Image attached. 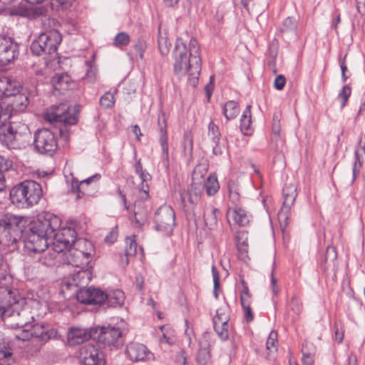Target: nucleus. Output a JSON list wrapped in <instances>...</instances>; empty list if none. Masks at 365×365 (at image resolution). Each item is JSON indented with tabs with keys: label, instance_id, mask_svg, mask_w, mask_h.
I'll list each match as a JSON object with an SVG mask.
<instances>
[{
	"label": "nucleus",
	"instance_id": "41",
	"mask_svg": "<svg viewBox=\"0 0 365 365\" xmlns=\"http://www.w3.org/2000/svg\"><path fill=\"white\" fill-rule=\"evenodd\" d=\"M252 123L251 106L248 105L243 112L240 119V128L242 131L248 130Z\"/></svg>",
	"mask_w": 365,
	"mask_h": 365
},
{
	"label": "nucleus",
	"instance_id": "16",
	"mask_svg": "<svg viewBox=\"0 0 365 365\" xmlns=\"http://www.w3.org/2000/svg\"><path fill=\"white\" fill-rule=\"evenodd\" d=\"M76 299L84 304H102L104 298V292L95 287H81L76 289L75 294Z\"/></svg>",
	"mask_w": 365,
	"mask_h": 365
},
{
	"label": "nucleus",
	"instance_id": "35",
	"mask_svg": "<svg viewBox=\"0 0 365 365\" xmlns=\"http://www.w3.org/2000/svg\"><path fill=\"white\" fill-rule=\"evenodd\" d=\"M222 113L227 120L236 118L240 113L237 103L235 101H227L222 108Z\"/></svg>",
	"mask_w": 365,
	"mask_h": 365
},
{
	"label": "nucleus",
	"instance_id": "19",
	"mask_svg": "<svg viewBox=\"0 0 365 365\" xmlns=\"http://www.w3.org/2000/svg\"><path fill=\"white\" fill-rule=\"evenodd\" d=\"M203 186L200 183L192 182L187 190L180 191L182 204L184 207L196 205L200 200Z\"/></svg>",
	"mask_w": 365,
	"mask_h": 365
},
{
	"label": "nucleus",
	"instance_id": "11",
	"mask_svg": "<svg viewBox=\"0 0 365 365\" xmlns=\"http://www.w3.org/2000/svg\"><path fill=\"white\" fill-rule=\"evenodd\" d=\"M98 341L110 350H118L125 344V334L119 327H101L99 328Z\"/></svg>",
	"mask_w": 365,
	"mask_h": 365
},
{
	"label": "nucleus",
	"instance_id": "47",
	"mask_svg": "<svg viewBox=\"0 0 365 365\" xmlns=\"http://www.w3.org/2000/svg\"><path fill=\"white\" fill-rule=\"evenodd\" d=\"M135 236L127 237L125 239L126 247L125 250L127 257L134 256L136 254L137 244L135 239Z\"/></svg>",
	"mask_w": 365,
	"mask_h": 365
},
{
	"label": "nucleus",
	"instance_id": "15",
	"mask_svg": "<svg viewBox=\"0 0 365 365\" xmlns=\"http://www.w3.org/2000/svg\"><path fill=\"white\" fill-rule=\"evenodd\" d=\"M19 46L11 38L0 35V66H5L19 56Z\"/></svg>",
	"mask_w": 365,
	"mask_h": 365
},
{
	"label": "nucleus",
	"instance_id": "33",
	"mask_svg": "<svg viewBox=\"0 0 365 365\" xmlns=\"http://www.w3.org/2000/svg\"><path fill=\"white\" fill-rule=\"evenodd\" d=\"M302 362L304 365H313L314 356L315 354L314 347L312 344H309L307 341L303 343L302 349Z\"/></svg>",
	"mask_w": 365,
	"mask_h": 365
},
{
	"label": "nucleus",
	"instance_id": "49",
	"mask_svg": "<svg viewBox=\"0 0 365 365\" xmlns=\"http://www.w3.org/2000/svg\"><path fill=\"white\" fill-rule=\"evenodd\" d=\"M359 150L358 148L356 149L355 152H354L355 161L354 163L353 168H352V179L351 181V184L356 180V177L358 176V175L360 173V170H361V168L362 165V163L359 158Z\"/></svg>",
	"mask_w": 365,
	"mask_h": 365
},
{
	"label": "nucleus",
	"instance_id": "42",
	"mask_svg": "<svg viewBox=\"0 0 365 365\" xmlns=\"http://www.w3.org/2000/svg\"><path fill=\"white\" fill-rule=\"evenodd\" d=\"M210 358V350L207 346L202 347L200 345V349L196 356V361L198 365H207Z\"/></svg>",
	"mask_w": 365,
	"mask_h": 365
},
{
	"label": "nucleus",
	"instance_id": "23",
	"mask_svg": "<svg viewBox=\"0 0 365 365\" xmlns=\"http://www.w3.org/2000/svg\"><path fill=\"white\" fill-rule=\"evenodd\" d=\"M222 214L219 209L212 205H205L204 207L203 218L206 226L210 230L217 228L218 221L221 218Z\"/></svg>",
	"mask_w": 365,
	"mask_h": 365
},
{
	"label": "nucleus",
	"instance_id": "9",
	"mask_svg": "<svg viewBox=\"0 0 365 365\" xmlns=\"http://www.w3.org/2000/svg\"><path fill=\"white\" fill-rule=\"evenodd\" d=\"M34 146L38 153L53 156L58 148L55 133L48 128L38 129L34 134Z\"/></svg>",
	"mask_w": 365,
	"mask_h": 365
},
{
	"label": "nucleus",
	"instance_id": "56",
	"mask_svg": "<svg viewBox=\"0 0 365 365\" xmlns=\"http://www.w3.org/2000/svg\"><path fill=\"white\" fill-rule=\"evenodd\" d=\"M250 304L251 302H246L245 299H242V303H241L242 309L244 311L245 319L247 322H252L254 319Z\"/></svg>",
	"mask_w": 365,
	"mask_h": 365
},
{
	"label": "nucleus",
	"instance_id": "31",
	"mask_svg": "<svg viewBox=\"0 0 365 365\" xmlns=\"http://www.w3.org/2000/svg\"><path fill=\"white\" fill-rule=\"evenodd\" d=\"M14 289L11 288H0V317L4 320L6 311L11 305V296Z\"/></svg>",
	"mask_w": 365,
	"mask_h": 365
},
{
	"label": "nucleus",
	"instance_id": "25",
	"mask_svg": "<svg viewBox=\"0 0 365 365\" xmlns=\"http://www.w3.org/2000/svg\"><path fill=\"white\" fill-rule=\"evenodd\" d=\"M91 337L86 329L71 328L68 332V341L71 346H75L85 342Z\"/></svg>",
	"mask_w": 365,
	"mask_h": 365
},
{
	"label": "nucleus",
	"instance_id": "8",
	"mask_svg": "<svg viewBox=\"0 0 365 365\" xmlns=\"http://www.w3.org/2000/svg\"><path fill=\"white\" fill-rule=\"evenodd\" d=\"M60 334L55 329H48L41 324H31L28 328L22 329L19 333H15V337L21 341H27L30 338H34L41 345L50 340L58 339Z\"/></svg>",
	"mask_w": 365,
	"mask_h": 365
},
{
	"label": "nucleus",
	"instance_id": "17",
	"mask_svg": "<svg viewBox=\"0 0 365 365\" xmlns=\"http://www.w3.org/2000/svg\"><path fill=\"white\" fill-rule=\"evenodd\" d=\"M61 255L64 263L77 268L87 269L91 260L83 255V252L73 249L72 247L66 249Z\"/></svg>",
	"mask_w": 365,
	"mask_h": 365
},
{
	"label": "nucleus",
	"instance_id": "63",
	"mask_svg": "<svg viewBox=\"0 0 365 365\" xmlns=\"http://www.w3.org/2000/svg\"><path fill=\"white\" fill-rule=\"evenodd\" d=\"M285 83H286L285 77L283 75H279L274 79V88L277 90L280 91L284 87Z\"/></svg>",
	"mask_w": 365,
	"mask_h": 365
},
{
	"label": "nucleus",
	"instance_id": "2",
	"mask_svg": "<svg viewBox=\"0 0 365 365\" xmlns=\"http://www.w3.org/2000/svg\"><path fill=\"white\" fill-rule=\"evenodd\" d=\"M61 219L50 212L41 216L32 222L26 230L23 243L25 249L31 253H42L51 243L52 232L61 226Z\"/></svg>",
	"mask_w": 365,
	"mask_h": 365
},
{
	"label": "nucleus",
	"instance_id": "39",
	"mask_svg": "<svg viewBox=\"0 0 365 365\" xmlns=\"http://www.w3.org/2000/svg\"><path fill=\"white\" fill-rule=\"evenodd\" d=\"M76 0H51L50 6L53 11H63L70 9Z\"/></svg>",
	"mask_w": 365,
	"mask_h": 365
},
{
	"label": "nucleus",
	"instance_id": "58",
	"mask_svg": "<svg viewBox=\"0 0 365 365\" xmlns=\"http://www.w3.org/2000/svg\"><path fill=\"white\" fill-rule=\"evenodd\" d=\"M133 48L136 53L139 56L140 59L143 58V53L146 48V43L142 38H138L136 43L133 45Z\"/></svg>",
	"mask_w": 365,
	"mask_h": 365
},
{
	"label": "nucleus",
	"instance_id": "55",
	"mask_svg": "<svg viewBox=\"0 0 365 365\" xmlns=\"http://www.w3.org/2000/svg\"><path fill=\"white\" fill-rule=\"evenodd\" d=\"M351 95V88L349 86H344L339 93L338 98L341 100V107L343 108Z\"/></svg>",
	"mask_w": 365,
	"mask_h": 365
},
{
	"label": "nucleus",
	"instance_id": "30",
	"mask_svg": "<svg viewBox=\"0 0 365 365\" xmlns=\"http://www.w3.org/2000/svg\"><path fill=\"white\" fill-rule=\"evenodd\" d=\"M73 249L81 251L83 255L88 257V259H91L92 256L94 255V247L91 241L87 240L84 238H79L75 240L71 246Z\"/></svg>",
	"mask_w": 365,
	"mask_h": 365
},
{
	"label": "nucleus",
	"instance_id": "20",
	"mask_svg": "<svg viewBox=\"0 0 365 365\" xmlns=\"http://www.w3.org/2000/svg\"><path fill=\"white\" fill-rule=\"evenodd\" d=\"M20 135L14 131L11 125L6 123L0 125V143L9 149H16L19 147L17 141Z\"/></svg>",
	"mask_w": 365,
	"mask_h": 365
},
{
	"label": "nucleus",
	"instance_id": "54",
	"mask_svg": "<svg viewBox=\"0 0 365 365\" xmlns=\"http://www.w3.org/2000/svg\"><path fill=\"white\" fill-rule=\"evenodd\" d=\"M272 133L275 138H278L280 136L281 125H280V114L274 113L272 118Z\"/></svg>",
	"mask_w": 365,
	"mask_h": 365
},
{
	"label": "nucleus",
	"instance_id": "34",
	"mask_svg": "<svg viewBox=\"0 0 365 365\" xmlns=\"http://www.w3.org/2000/svg\"><path fill=\"white\" fill-rule=\"evenodd\" d=\"M202 186L205 189L207 195H215L220 188L217 176L215 174L210 175Z\"/></svg>",
	"mask_w": 365,
	"mask_h": 365
},
{
	"label": "nucleus",
	"instance_id": "22",
	"mask_svg": "<svg viewBox=\"0 0 365 365\" xmlns=\"http://www.w3.org/2000/svg\"><path fill=\"white\" fill-rule=\"evenodd\" d=\"M11 102L5 107V109H9L11 117L14 114L25 112L29 105V94L21 93L20 91L16 94L11 96Z\"/></svg>",
	"mask_w": 365,
	"mask_h": 365
},
{
	"label": "nucleus",
	"instance_id": "10",
	"mask_svg": "<svg viewBox=\"0 0 365 365\" xmlns=\"http://www.w3.org/2000/svg\"><path fill=\"white\" fill-rule=\"evenodd\" d=\"M297 187L295 183H286L282 190L283 202L278 212L280 227L283 232L289 225L291 208L297 197Z\"/></svg>",
	"mask_w": 365,
	"mask_h": 365
},
{
	"label": "nucleus",
	"instance_id": "50",
	"mask_svg": "<svg viewBox=\"0 0 365 365\" xmlns=\"http://www.w3.org/2000/svg\"><path fill=\"white\" fill-rule=\"evenodd\" d=\"M337 259V253L336 248L332 246H328L326 250V253L324 257V262L325 264L329 265V264H334Z\"/></svg>",
	"mask_w": 365,
	"mask_h": 365
},
{
	"label": "nucleus",
	"instance_id": "4",
	"mask_svg": "<svg viewBox=\"0 0 365 365\" xmlns=\"http://www.w3.org/2000/svg\"><path fill=\"white\" fill-rule=\"evenodd\" d=\"M24 217L7 213L0 218V244L14 250L22 237Z\"/></svg>",
	"mask_w": 365,
	"mask_h": 365
},
{
	"label": "nucleus",
	"instance_id": "18",
	"mask_svg": "<svg viewBox=\"0 0 365 365\" xmlns=\"http://www.w3.org/2000/svg\"><path fill=\"white\" fill-rule=\"evenodd\" d=\"M90 280V273L87 269L79 268L72 276L71 279H68L64 282L62 287V292L71 290L73 292V294H76V289L83 287L84 284H86Z\"/></svg>",
	"mask_w": 365,
	"mask_h": 365
},
{
	"label": "nucleus",
	"instance_id": "6",
	"mask_svg": "<svg viewBox=\"0 0 365 365\" xmlns=\"http://www.w3.org/2000/svg\"><path fill=\"white\" fill-rule=\"evenodd\" d=\"M45 119L51 123H62L63 127L59 129V133L62 138L68 140L69 133L66 125L76 123L78 120L77 110L75 107H70L66 103H61L53 108L51 111L45 113Z\"/></svg>",
	"mask_w": 365,
	"mask_h": 365
},
{
	"label": "nucleus",
	"instance_id": "48",
	"mask_svg": "<svg viewBox=\"0 0 365 365\" xmlns=\"http://www.w3.org/2000/svg\"><path fill=\"white\" fill-rule=\"evenodd\" d=\"M130 41V38L127 33L120 32L115 36L113 45L115 47L126 46L129 44Z\"/></svg>",
	"mask_w": 365,
	"mask_h": 365
},
{
	"label": "nucleus",
	"instance_id": "62",
	"mask_svg": "<svg viewBox=\"0 0 365 365\" xmlns=\"http://www.w3.org/2000/svg\"><path fill=\"white\" fill-rule=\"evenodd\" d=\"M138 190L140 192V199L138 200L144 201L149 197V186L147 182H142L138 186Z\"/></svg>",
	"mask_w": 365,
	"mask_h": 365
},
{
	"label": "nucleus",
	"instance_id": "43",
	"mask_svg": "<svg viewBox=\"0 0 365 365\" xmlns=\"http://www.w3.org/2000/svg\"><path fill=\"white\" fill-rule=\"evenodd\" d=\"M162 148V164L168 170L170 168L168 139H159Z\"/></svg>",
	"mask_w": 365,
	"mask_h": 365
},
{
	"label": "nucleus",
	"instance_id": "45",
	"mask_svg": "<svg viewBox=\"0 0 365 365\" xmlns=\"http://www.w3.org/2000/svg\"><path fill=\"white\" fill-rule=\"evenodd\" d=\"M229 319V314L221 307L217 310L216 315L214 317L212 322L213 324L222 326V324H228Z\"/></svg>",
	"mask_w": 365,
	"mask_h": 365
},
{
	"label": "nucleus",
	"instance_id": "29",
	"mask_svg": "<svg viewBox=\"0 0 365 365\" xmlns=\"http://www.w3.org/2000/svg\"><path fill=\"white\" fill-rule=\"evenodd\" d=\"M63 252H56L53 248L38 258V261L46 267L56 266L62 259Z\"/></svg>",
	"mask_w": 365,
	"mask_h": 365
},
{
	"label": "nucleus",
	"instance_id": "3",
	"mask_svg": "<svg viewBox=\"0 0 365 365\" xmlns=\"http://www.w3.org/2000/svg\"><path fill=\"white\" fill-rule=\"evenodd\" d=\"M42 193L39 183L34 180H24L11 189L9 197L17 207L27 208L37 204Z\"/></svg>",
	"mask_w": 365,
	"mask_h": 365
},
{
	"label": "nucleus",
	"instance_id": "1",
	"mask_svg": "<svg viewBox=\"0 0 365 365\" xmlns=\"http://www.w3.org/2000/svg\"><path fill=\"white\" fill-rule=\"evenodd\" d=\"M173 58L175 73L178 75L187 74L189 84L195 87L198 83L202 66L197 41L192 38L187 48L180 39H178Z\"/></svg>",
	"mask_w": 365,
	"mask_h": 365
},
{
	"label": "nucleus",
	"instance_id": "27",
	"mask_svg": "<svg viewBox=\"0 0 365 365\" xmlns=\"http://www.w3.org/2000/svg\"><path fill=\"white\" fill-rule=\"evenodd\" d=\"M230 216H232L235 222L240 226H245L250 222V215L247 212L238 206L227 210V217Z\"/></svg>",
	"mask_w": 365,
	"mask_h": 365
},
{
	"label": "nucleus",
	"instance_id": "12",
	"mask_svg": "<svg viewBox=\"0 0 365 365\" xmlns=\"http://www.w3.org/2000/svg\"><path fill=\"white\" fill-rule=\"evenodd\" d=\"M155 230L166 235L170 234L175 226V214L169 205L160 207L155 214Z\"/></svg>",
	"mask_w": 365,
	"mask_h": 365
},
{
	"label": "nucleus",
	"instance_id": "13",
	"mask_svg": "<svg viewBox=\"0 0 365 365\" xmlns=\"http://www.w3.org/2000/svg\"><path fill=\"white\" fill-rule=\"evenodd\" d=\"M51 243L56 252H64L76 240V232L71 227H60L51 235Z\"/></svg>",
	"mask_w": 365,
	"mask_h": 365
},
{
	"label": "nucleus",
	"instance_id": "36",
	"mask_svg": "<svg viewBox=\"0 0 365 365\" xmlns=\"http://www.w3.org/2000/svg\"><path fill=\"white\" fill-rule=\"evenodd\" d=\"M8 85L6 87V91L4 92L3 97H11L22 89L20 82L7 77Z\"/></svg>",
	"mask_w": 365,
	"mask_h": 365
},
{
	"label": "nucleus",
	"instance_id": "51",
	"mask_svg": "<svg viewBox=\"0 0 365 365\" xmlns=\"http://www.w3.org/2000/svg\"><path fill=\"white\" fill-rule=\"evenodd\" d=\"M100 104L105 108H112L115 104L114 96L110 92H106L100 99Z\"/></svg>",
	"mask_w": 365,
	"mask_h": 365
},
{
	"label": "nucleus",
	"instance_id": "37",
	"mask_svg": "<svg viewBox=\"0 0 365 365\" xmlns=\"http://www.w3.org/2000/svg\"><path fill=\"white\" fill-rule=\"evenodd\" d=\"M11 349L4 341L0 340V365H11Z\"/></svg>",
	"mask_w": 365,
	"mask_h": 365
},
{
	"label": "nucleus",
	"instance_id": "44",
	"mask_svg": "<svg viewBox=\"0 0 365 365\" xmlns=\"http://www.w3.org/2000/svg\"><path fill=\"white\" fill-rule=\"evenodd\" d=\"M208 137L212 143H217L221 140L219 128L212 121H210L208 125Z\"/></svg>",
	"mask_w": 365,
	"mask_h": 365
},
{
	"label": "nucleus",
	"instance_id": "7",
	"mask_svg": "<svg viewBox=\"0 0 365 365\" xmlns=\"http://www.w3.org/2000/svg\"><path fill=\"white\" fill-rule=\"evenodd\" d=\"M61 42V35L56 29L41 33L30 46L31 51L36 56L52 54L57 51Z\"/></svg>",
	"mask_w": 365,
	"mask_h": 365
},
{
	"label": "nucleus",
	"instance_id": "60",
	"mask_svg": "<svg viewBox=\"0 0 365 365\" xmlns=\"http://www.w3.org/2000/svg\"><path fill=\"white\" fill-rule=\"evenodd\" d=\"M7 264L4 261L2 255L0 254V280L9 281L11 277L6 274Z\"/></svg>",
	"mask_w": 365,
	"mask_h": 365
},
{
	"label": "nucleus",
	"instance_id": "38",
	"mask_svg": "<svg viewBox=\"0 0 365 365\" xmlns=\"http://www.w3.org/2000/svg\"><path fill=\"white\" fill-rule=\"evenodd\" d=\"M101 178V175L99 174H95L93 175V176L87 178V179H85L82 181H81V182H78V181H73L72 182V185H71V187H72V190L73 192H78V195H77V199L80 198L81 196H80V192H83V191L81 190V187L84 185V184H86V185H88L90 182H93V181H97L99 179Z\"/></svg>",
	"mask_w": 365,
	"mask_h": 365
},
{
	"label": "nucleus",
	"instance_id": "52",
	"mask_svg": "<svg viewBox=\"0 0 365 365\" xmlns=\"http://www.w3.org/2000/svg\"><path fill=\"white\" fill-rule=\"evenodd\" d=\"M158 127L160 133V139H168L167 136V124L165 115L160 113L158 118Z\"/></svg>",
	"mask_w": 365,
	"mask_h": 365
},
{
	"label": "nucleus",
	"instance_id": "57",
	"mask_svg": "<svg viewBox=\"0 0 365 365\" xmlns=\"http://www.w3.org/2000/svg\"><path fill=\"white\" fill-rule=\"evenodd\" d=\"M235 241L237 247H246L247 245V232L245 231L237 232L235 235Z\"/></svg>",
	"mask_w": 365,
	"mask_h": 365
},
{
	"label": "nucleus",
	"instance_id": "32",
	"mask_svg": "<svg viewBox=\"0 0 365 365\" xmlns=\"http://www.w3.org/2000/svg\"><path fill=\"white\" fill-rule=\"evenodd\" d=\"M297 28V21L292 17H287L284 19L279 32L282 37L287 38L296 34Z\"/></svg>",
	"mask_w": 365,
	"mask_h": 365
},
{
	"label": "nucleus",
	"instance_id": "28",
	"mask_svg": "<svg viewBox=\"0 0 365 365\" xmlns=\"http://www.w3.org/2000/svg\"><path fill=\"white\" fill-rule=\"evenodd\" d=\"M70 76L66 73H57L51 78V84L53 90L59 94L63 93L68 89Z\"/></svg>",
	"mask_w": 365,
	"mask_h": 365
},
{
	"label": "nucleus",
	"instance_id": "59",
	"mask_svg": "<svg viewBox=\"0 0 365 365\" xmlns=\"http://www.w3.org/2000/svg\"><path fill=\"white\" fill-rule=\"evenodd\" d=\"M242 285V290L240 292V302L242 303V299L246 302H251V294L250 293L248 286L244 279H241Z\"/></svg>",
	"mask_w": 365,
	"mask_h": 365
},
{
	"label": "nucleus",
	"instance_id": "46",
	"mask_svg": "<svg viewBox=\"0 0 365 365\" xmlns=\"http://www.w3.org/2000/svg\"><path fill=\"white\" fill-rule=\"evenodd\" d=\"M277 344H278V334L277 332L274 330L272 331L268 336L266 343V349L267 350L272 351H277Z\"/></svg>",
	"mask_w": 365,
	"mask_h": 365
},
{
	"label": "nucleus",
	"instance_id": "21",
	"mask_svg": "<svg viewBox=\"0 0 365 365\" xmlns=\"http://www.w3.org/2000/svg\"><path fill=\"white\" fill-rule=\"evenodd\" d=\"M125 354L130 360L135 361L149 360L153 357V353L145 345L135 342H132L127 346Z\"/></svg>",
	"mask_w": 365,
	"mask_h": 365
},
{
	"label": "nucleus",
	"instance_id": "24",
	"mask_svg": "<svg viewBox=\"0 0 365 365\" xmlns=\"http://www.w3.org/2000/svg\"><path fill=\"white\" fill-rule=\"evenodd\" d=\"M133 212L135 222L139 227L144 225L148 221V214L150 212L149 206L145 205L144 201L137 200L134 205Z\"/></svg>",
	"mask_w": 365,
	"mask_h": 365
},
{
	"label": "nucleus",
	"instance_id": "53",
	"mask_svg": "<svg viewBox=\"0 0 365 365\" xmlns=\"http://www.w3.org/2000/svg\"><path fill=\"white\" fill-rule=\"evenodd\" d=\"M213 327L215 331H216L218 336L221 340L225 341L229 337V331H228V324H222V326L213 324Z\"/></svg>",
	"mask_w": 365,
	"mask_h": 365
},
{
	"label": "nucleus",
	"instance_id": "5",
	"mask_svg": "<svg viewBox=\"0 0 365 365\" xmlns=\"http://www.w3.org/2000/svg\"><path fill=\"white\" fill-rule=\"evenodd\" d=\"M24 304V299L19 296L17 290L14 289L11 305L6 311L4 321L11 329H16V333L30 327V320L34 319L29 310L23 307Z\"/></svg>",
	"mask_w": 365,
	"mask_h": 365
},
{
	"label": "nucleus",
	"instance_id": "40",
	"mask_svg": "<svg viewBox=\"0 0 365 365\" xmlns=\"http://www.w3.org/2000/svg\"><path fill=\"white\" fill-rule=\"evenodd\" d=\"M229 197L231 202L237 206L240 200V193L237 185L234 182H229L227 185Z\"/></svg>",
	"mask_w": 365,
	"mask_h": 365
},
{
	"label": "nucleus",
	"instance_id": "14",
	"mask_svg": "<svg viewBox=\"0 0 365 365\" xmlns=\"http://www.w3.org/2000/svg\"><path fill=\"white\" fill-rule=\"evenodd\" d=\"M80 361L83 365H106L105 355L98 346L87 344L80 350Z\"/></svg>",
	"mask_w": 365,
	"mask_h": 365
},
{
	"label": "nucleus",
	"instance_id": "26",
	"mask_svg": "<svg viewBox=\"0 0 365 365\" xmlns=\"http://www.w3.org/2000/svg\"><path fill=\"white\" fill-rule=\"evenodd\" d=\"M104 301L102 304L107 307H119L123 304L125 296L120 289H115L108 293L104 292Z\"/></svg>",
	"mask_w": 365,
	"mask_h": 365
},
{
	"label": "nucleus",
	"instance_id": "61",
	"mask_svg": "<svg viewBox=\"0 0 365 365\" xmlns=\"http://www.w3.org/2000/svg\"><path fill=\"white\" fill-rule=\"evenodd\" d=\"M290 307L292 310L297 314H299L302 310V303L301 300L295 296L291 299Z\"/></svg>",
	"mask_w": 365,
	"mask_h": 365
},
{
	"label": "nucleus",
	"instance_id": "64",
	"mask_svg": "<svg viewBox=\"0 0 365 365\" xmlns=\"http://www.w3.org/2000/svg\"><path fill=\"white\" fill-rule=\"evenodd\" d=\"M159 51L162 55H166L169 51V46L165 38H160L158 41Z\"/></svg>",
	"mask_w": 365,
	"mask_h": 365
}]
</instances>
